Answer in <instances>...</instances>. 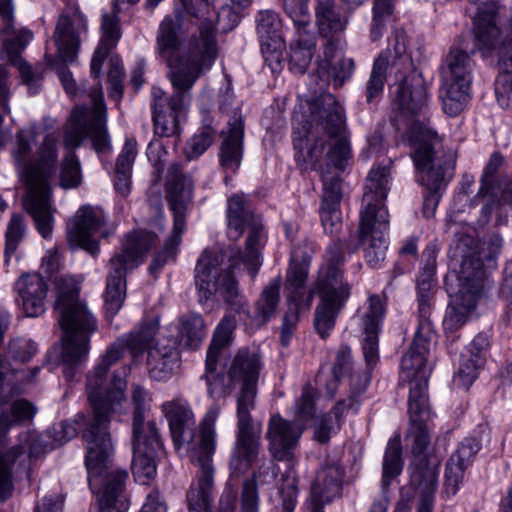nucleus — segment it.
I'll list each match as a JSON object with an SVG mask.
<instances>
[{
  "mask_svg": "<svg viewBox=\"0 0 512 512\" xmlns=\"http://www.w3.org/2000/svg\"><path fill=\"white\" fill-rule=\"evenodd\" d=\"M336 51L326 57L324 46L322 58L317 63L318 89H314L309 98L300 99L293 114V139L296 160L299 163L317 168L325 152L328 165L343 170L350 158V145L346 136L344 110L334 95L326 93L330 81L340 87L350 78L354 69L351 58L336 57ZM313 76L312 78H314Z\"/></svg>",
  "mask_w": 512,
  "mask_h": 512,
  "instance_id": "1",
  "label": "nucleus"
},
{
  "mask_svg": "<svg viewBox=\"0 0 512 512\" xmlns=\"http://www.w3.org/2000/svg\"><path fill=\"white\" fill-rule=\"evenodd\" d=\"M214 18L207 17L187 51H180V17H165L161 22L157 42L160 56L169 67V79L175 89L171 96L159 87L152 88V109L155 133L169 137L178 133L179 118L190 102V90L202 73L209 70L217 55Z\"/></svg>",
  "mask_w": 512,
  "mask_h": 512,
  "instance_id": "2",
  "label": "nucleus"
},
{
  "mask_svg": "<svg viewBox=\"0 0 512 512\" xmlns=\"http://www.w3.org/2000/svg\"><path fill=\"white\" fill-rule=\"evenodd\" d=\"M248 231L244 255L229 254V263H223V255L212 256L209 250H204L195 268V282L200 297L209 299L218 295L231 306L241 307L237 283L232 275L239 263H243L254 275L260 265L259 251L264 237L263 226L259 216H256L245 206L242 195L236 194L227 201V234L231 240H238L244 230Z\"/></svg>",
  "mask_w": 512,
  "mask_h": 512,
  "instance_id": "3",
  "label": "nucleus"
},
{
  "mask_svg": "<svg viewBox=\"0 0 512 512\" xmlns=\"http://www.w3.org/2000/svg\"><path fill=\"white\" fill-rule=\"evenodd\" d=\"M36 136L34 126L21 129L17 133L13 159L18 175L27 190L24 207L32 216L41 236L48 238L52 234L54 222L50 178L56 171L58 160L57 137L54 133H47L38 149L37 161L33 164L32 147Z\"/></svg>",
  "mask_w": 512,
  "mask_h": 512,
  "instance_id": "4",
  "label": "nucleus"
},
{
  "mask_svg": "<svg viewBox=\"0 0 512 512\" xmlns=\"http://www.w3.org/2000/svg\"><path fill=\"white\" fill-rule=\"evenodd\" d=\"M158 330V323L151 321L143 324L137 332L118 338L112 343L98 364L87 375L86 391L92 407L93 418L90 422L110 423L111 415L117 411L125 400L126 381L116 373L111 381L107 373L128 349L133 356L141 354L149 346Z\"/></svg>",
  "mask_w": 512,
  "mask_h": 512,
  "instance_id": "5",
  "label": "nucleus"
},
{
  "mask_svg": "<svg viewBox=\"0 0 512 512\" xmlns=\"http://www.w3.org/2000/svg\"><path fill=\"white\" fill-rule=\"evenodd\" d=\"M109 424L89 422L83 433L87 443L88 483L97 496L99 512H127L130 505L126 489L128 473L113 464Z\"/></svg>",
  "mask_w": 512,
  "mask_h": 512,
  "instance_id": "6",
  "label": "nucleus"
},
{
  "mask_svg": "<svg viewBox=\"0 0 512 512\" xmlns=\"http://www.w3.org/2000/svg\"><path fill=\"white\" fill-rule=\"evenodd\" d=\"M453 262L460 268L451 278H446V286L451 301L446 311L443 325L454 331L461 327L475 310L486 281V272L477 255L474 240L470 236L457 238L449 251Z\"/></svg>",
  "mask_w": 512,
  "mask_h": 512,
  "instance_id": "7",
  "label": "nucleus"
},
{
  "mask_svg": "<svg viewBox=\"0 0 512 512\" xmlns=\"http://www.w3.org/2000/svg\"><path fill=\"white\" fill-rule=\"evenodd\" d=\"M90 97L93 108L84 106L75 108L65 128L64 145L70 151L64 156L61 165L60 185L66 189L76 188L82 181L80 161L74 150L82 144L85 137L91 138L96 152L107 153L111 150L101 88L92 89Z\"/></svg>",
  "mask_w": 512,
  "mask_h": 512,
  "instance_id": "8",
  "label": "nucleus"
},
{
  "mask_svg": "<svg viewBox=\"0 0 512 512\" xmlns=\"http://www.w3.org/2000/svg\"><path fill=\"white\" fill-rule=\"evenodd\" d=\"M388 184L389 169L387 167L377 166L371 169L363 196L365 208L360 213L358 229L365 259L371 267H377L384 261L388 248L389 213L382 204L388 194Z\"/></svg>",
  "mask_w": 512,
  "mask_h": 512,
  "instance_id": "9",
  "label": "nucleus"
},
{
  "mask_svg": "<svg viewBox=\"0 0 512 512\" xmlns=\"http://www.w3.org/2000/svg\"><path fill=\"white\" fill-rule=\"evenodd\" d=\"M220 410L218 404L211 405L201 419L198 429L189 428L187 437L184 436V441L174 443L177 450L186 448L191 461L199 467L200 473L196 481L192 483L187 499L189 506L200 512L207 510L212 501L214 487L212 457L216 450L215 423Z\"/></svg>",
  "mask_w": 512,
  "mask_h": 512,
  "instance_id": "10",
  "label": "nucleus"
},
{
  "mask_svg": "<svg viewBox=\"0 0 512 512\" xmlns=\"http://www.w3.org/2000/svg\"><path fill=\"white\" fill-rule=\"evenodd\" d=\"M408 135L414 148L413 161L417 181L429 191L423 205V214L429 218L434 215L439 202L438 193L452 178L453 161H443L436 156V146L439 145L440 138L428 123L413 121Z\"/></svg>",
  "mask_w": 512,
  "mask_h": 512,
  "instance_id": "11",
  "label": "nucleus"
},
{
  "mask_svg": "<svg viewBox=\"0 0 512 512\" xmlns=\"http://www.w3.org/2000/svg\"><path fill=\"white\" fill-rule=\"evenodd\" d=\"M55 311L64 332L62 344H66V356L83 354L90 349V337L97 331V320L84 299L79 296L80 284L72 276L55 279Z\"/></svg>",
  "mask_w": 512,
  "mask_h": 512,
  "instance_id": "12",
  "label": "nucleus"
},
{
  "mask_svg": "<svg viewBox=\"0 0 512 512\" xmlns=\"http://www.w3.org/2000/svg\"><path fill=\"white\" fill-rule=\"evenodd\" d=\"M260 370L258 353L242 348L225 364L223 373L216 374V369L205 371L208 393L219 399L239 389L236 411H252L255 408Z\"/></svg>",
  "mask_w": 512,
  "mask_h": 512,
  "instance_id": "13",
  "label": "nucleus"
},
{
  "mask_svg": "<svg viewBox=\"0 0 512 512\" xmlns=\"http://www.w3.org/2000/svg\"><path fill=\"white\" fill-rule=\"evenodd\" d=\"M154 244L155 237L152 233L134 231L126 236L121 252L111 258L104 295L105 309L111 315L117 314L124 303L127 271L142 263L145 254Z\"/></svg>",
  "mask_w": 512,
  "mask_h": 512,
  "instance_id": "14",
  "label": "nucleus"
},
{
  "mask_svg": "<svg viewBox=\"0 0 512 512\" xmlns=\"http://www.w3.org/2000/svg\"><path fill=\"white\" fill-rule=\"evenodd\" d=\"M474 65L471 56L461 49L452 48L447 54L441 66L440 89V98L446 114L456 116L468 104L471 98Z\"/></svg>",
  "mask_w": 512,
  "mask_h": 512,
  "instance_id": "15",
  "label": "nucleus"
},
{
  "mask_svg": "<svg viewBox=\"0 0 512 512\" xmlns=\"http://www.w3.org/2000/svg\"><path fill=\"white\" fill-rule=\"evenodd\" d=\"M315 291L321 301L315 309L314 326L325 338L335 326V319L350 297L351 286L333 271L323 270L315 281Z\"/></svg>",
  "mask_w": 512,
  "mask_h": 512,
  "instance_id": "16",
  "label": "nucleus"
},
{
  "mask_svg": "<svg viewBox=\"0 0 512 512\" xmlns=\"http://www.w3.org/2000/svg\"><path fill=\"white\" fill-rule=\"evenodd\" d=\"M305 429L302 423L287 420L279 413L271 415L267 422L265 438L271 457L278 462L289 463L284 475L289 470L295 475L293 466L296 463V450Z\"/></svg>",
  "mask_w": 512,
  "mask_h": 512,
  "instance_id": "17",
  "label": "nucleus"
},
{
  "mask_svg": "<svg viewBox=\"0 0 512 512\" xmlns=\"http://www.w3.org/2000/svg\"><path fill=\"white\" fill-rule=\"evenodd\" d=\"M165 187L167 201L174 216L173 229L166 246L169 249L181 243L186 208L192 200L193 183L190 176L184 174L177 163H173L167 170Z\"/></svg>",
  "mask_w": 512,
  "mask_h": 512,
  "instance_id": "18",
  "label": "nucleus"
},
{
  "mask_svg": "<svg viewBox=\"0 0 512 512\" xmlns=\"http://www.w3.org/2000/svg\"><path fill=\"white\" fill-rule=\"evenodd\" d=\"M236 440L230 459V470L234 475L248 471L259 458L261 451V426H255L251 411H236Z\"/></svg>",
  "mask_w": 512,
  "mask_h": 512,
  "instance_id": "19",
  "label": "nucleus"
},
{
  "mask_svg": "<svg viewBox=\"0 0 512 512\" xmlns=\"http://www.w3.org/2000/svg\"><path fill=\"white\" fill-rule=\"evenodd\" d=\"M105 214L99 207L83 205L71 219L67 229V240L71 247L82 248L94 255L99 251L94 234L102 231Z\"/></svg>",
  "mask_w": 512,
  "mask_h": 512,
  "instance_id": "20",
  "label": "nucleus"
},
{
  "mask_svg": "<svg viewBox=\"0 0 512 512\" xmlns=\"http://www.w3.org/2000/svg\"><path fill=\"white\" fill-rule=\"evenodd\" d=\"M315 25L326 39V56L342 47V35L349 24L351 12H344L335 0H315Z\"/></svg>",
  "mask_w": 512,
  "mask_h": 512,
  "instance_id": "21",
  "label": "nucleus"
},
{
  "mask_svg": "<svg viewBox=\"0 0 512 512\" xmlns=\"http://www.w3.org/2000/svg\"><path fill=\"white\" fill-rule=\"evenodd\" d=\"M147 433H133L132 472L135 480L148 484L156 476L155 454L161 447L158 430L152 425L146 428Z\"/></svg>",
  "mask_w": 512,
  "mask_h": 512,
  "instance_id": "22",
  "label": "nucleus"
},
{
  "mask_svg": "<svg viewBox=\"0 0 512 512\" xmlns=\"http://www.w3.org/2000/svg\"><path fill=\"white\" fill-rule=\"evenodd\" d=\"M257 31L261 52L272 70L280 67L284 59L286 43L281 33V20L272 10L260 11L257 17Z\"/></svg>",
  "mask_w": 512,
  "mask_h": 512,
  "instance_id": "23",
  "label": "nucleus"
},
{
  "mask_svg": "<svg viewBox=\"0 0 512 512\" xmlns=\"http://www.w3.org/2000/svg\"><path fill=\"white\" fill-rule=\"evenodd\" d=\"M85 31L86 19L77 9H71L59 17L54 40L58 48V56L63 63L75 62L80 38Z\"/></svg>",
  "mask_w": 512,
  "mask_h": 512,
  "instance_id": "24",
  "label": "nucleus"
},
{
  "mask_svg": "<svg viewBox=\"0 0 512 512\" xmlns=\"http://www.w3.org/2000/svg\"><path fill=\"white\" fill-rule=\"evenodd\" d=\"M476 7L474 34L481 50L489 52L498 48L503 40L498 28L499 0H469Z\"/></svg>",
  "mask_w": 512,
  "mask_h": 512,
  "instance_id": "25",
  "label": "nucleus"
},
{
  "mask_svg": "<svg viewBox=\"0 0 512 512\" xmlns=\"http://www.w3.org/2000/svg\"><path fill=\"white\" fill-rule=\"evenodd\" d=\"M312 248L303 252L301 247H295L291 252L292 263L287 272L288 298L294 302L296 308L309 309L315 293V285L306 293L305 282L308 277V262L311 258Z\"/></svg>",
  "mask_w": 512,
  "mask_h": 512,
  "instance_id": "26",
  "label": "nucleus"
},
{
  "mask_svg": "<svg viewBox=\"0 0 512 512\" xmlns=\"http://www.w3.org/2000/svg\"><path fill=\"white\" fill-rule=\"evenodd\" d=\"M481 448L480 442L472 437L465 438L451 454L445 469V493L455 496L463 483L466 470L471 466Z\"/></svg>",
  "mask_w": 512,
  "mask_h": 512,
  "instance_id": "27",
  "label": "nucleus"
},
{
  "mask_svg": "<svg viewBox=\"0 0 512 512\" xmlns=\"http://www.w3.org/2000/svg\"><path fill=\"white\" fill-rule=\"evenodd\" d=\"M152 342L146 347L149 348L147 357L149 375L154 380L166 381L172 377L180 365L177 341L176 339H159L156 345L151 347Z\"/></svg>",
  "mask_w": 512,
  "mask_h": 512,
  "instance_id": "28",
  "label": "nucleus"
},
{
  "mask_svg": "<svg viewBox=\"0 0 512 512\" xmlns=\"http://www.w3.org/2000/svg\"><path fill=\"white\" fill-rule=\"evenodd\" d=\"M139 0H115L113 14L104 13L101 23V40L91 59V74L97 78L101 73V67L109 52L117 45L121 37L118 13L120 3L134 4Z\"/></svg>",
  "mask_w": 512,
  "mask_h": 512,
  "instance_id": "29",
  "label": "nucleus"
},
{
  "mask_svg": "<svg viewBox=\"0 0 512 512\" xmlns=\"http://www.w3.org/2000/svg\"><path fill=\"white\" fill-rule=\"evenodd\" d=\"M219 158L221 167L226 173H235L241 165L243 157L244 123L242 116L235 113L228 123L227 131H223Z\"/></svg>",
  "mask_w": 512,
  "mask_h": 512,
  "instance_id": "30",
  "label": "nucleus"
},
{
  "mask_svg": "<svg viewBox=\"0 0 512 512\" xmlns=\"http://www.w3.org/2000/svg\"><path fill=\"white\" fill-rule=\"evenodd\" d=\"M429 349V337L417 330L410 349L401 360L400 378L402 381L412 383L417 380H428L430 368L427 366L425 355Z\"/></svg>",
  "mask_w": 512,
  "mask_h": 512,
  "instance_id": "31",
  "label": "nucleus"
},
{
  "mask_svg": "<svg viewBox=\"0 0 512 512\" xmlns=\"http://www.w3.org/2000/svg\"><path fill=\"white\" fill-rule=\"evenodd\" d=\"M15 289L22 302L23 310L28 317H38L45 312L47 285L37 274H24L15 284Z\"/></svg>",
  "mask_w": 512,
  "mask_h": 512,
  "instance_id": "32",
  "label": "nucleus"
},
{
  "mask_svg": "<svg viewBox=\"0 0 512 512\" xmlns=\"http://www.w3.org/2000/svg\"><path fill=\"white\" fill-rule=\"evenodd\" d=\"M161 412L168 422L173 443L184 441L188 429L194 427L195 416L187 399L177 396L161 404Z\"/></svg>",
  "mask_w": 512,
  "mask_h": 512,
  "instance_id": "33",
  "label": "nucleus"
},
{
  "mask_svg": "<svg viewBox=\"0 0 512 512\" xmlns=\"http://www.w3.org/2000/svg\"><path fill=\"white\" fill-rule=\"evenodd\" d=\"M488 340L483 335H477L461 355V362L457 374L454 376L455 384L469 388L478 377V371L485 363V350Z\"/></svg>",
  "mask_w": 512,
  "mask_h": 512,
  "instance_id": "34",
  "label": "nucleus"
},
{
  "mask_svg": "<svg viewBox=\"0 0 512 512\" xmlns=\"http://www.w3.org/2000/svg\"><path fill=\"white\" fill-rule=\"evenodd\" d=\"M343 473L338 465L322 467L312 484L311 493L313 500L319 504L332 501L340 495Z\"/></svg>",
  "mask_w": 512,
  "mask_h": 512,
  "instance_id": "35",
  "label": "nucleus"
},
{
  "mask_svg": "<svg viewBox=\"0 0 512 512\" xmlns=\"http://www.w3.org/2000/svg\"><path fill=\"white\" fill-rule=\"evenodd\" d=\"M316 36L311 30H299L290 47V69L303 74L310 65L316 49Z\"/></svg>",
  "mask_w": 512,
  "mask_h": 512,
  "instance_id": "36",
  "label": "nucleus"
},
{
  "mask_svg": "<svg viewBox=\"0 0 512 512\" xmlns=\"http://www.w3.org/2000/svg\"><path fill=\"white\" fill-rule=\"evenodd\" d=\"M503 163V158L499 153H493L483 171L481 177V186L476 195V199H481L483 206L481 209L480 222L485 224L491 216V203H494L496 196V187L492 183L494 174L498 171Z\"/></svg>",
  "mask_w": 512,
  "mask_h": 512,
  "instance_id": "37",
  "label": "nucleus"
},
{
  "mask_svg": "<svg viewBox=\"0 0 512 512\" xmlns=\"http://www.w3.org/2000/svg\"><path fill=\"white\" fill-rule=\"evenodd\" d=\"M422 462L421 460L411 476L412 481L425 493L420 501L417 512H432V495L436 489L439 472L436 464H423Z\"/></svg>",
  "mask_w": 512,
  "mask_h": 512,
  "instance_id": "38",
  "label": "nucleus"
},
{
  "mask_svg": "<svg viewBox=\"0 0 512 512\" xmlns=\"http://www.w3.org/2000/svg\"><path fill=\"white\" fill-rule=\"evenodd\" d=\"M206 335L204 320L197 313H187L179 320L178 340L185 348L197 349Z\"/></svg>",
  "mask_w": 512,
  "mask_h": 512,
  "instance_id": "39",
  "label": "nucleus"
},
{
  "mask_svg": "<svg viewBox=\"0 0 512 512\" xmlns=\"http://www.w3.org/2000/svg\"><path fill=\"white\" fill-rule=\"evenodd\" d=\"M396 100L402 111L416 114L422 110L427 101V92L422 81L418 79L415 85H410L405 77L398 88Z\"/></svg>",
  "mask_w": 512,
  "mask_h": 512,
  "instance_id": "40",
  "label": "nucleus"
},
{
  "mask_svg": "<svg viewBox=\"0 0 512 512\" xmlns=\"http://www.w3.org/2000/svg\"><path fill=\"white\" fill-rule=\"evenodd\" d=\"M234 329L235 320L229 316L224 317L216 327L206 356L208 372L216 369L220 351L231 343Z\"/></svg>",
  "mask_w": 512,
  "mask_h": 512,
  "instance_id": "41",
  "label": "nucleus"
},
{
  "mask_svg": "<svg viewBox=\"0 0 512 512\" xmlns=\"http://www.w3.org/2000/svg\"><path fill=\"white\" fill-rule=\"evenodd\" d=\"M9 9L11 11V22L10 26L7 27V24L3 20L2 16L0 19L2 21V26L0 28L1 36H2V44L3 49L7 53V56L10 61H15L20 52L24 49L27 43H29L33 37L31 31L22 29L19 32H16L13 28V9L11 7V0H9Z\"/></svg>",
  "mask_w": 512,
  "mask_h": 512,
  "instance_id": "42",
  "label": "nucleus"
},
{
  "mask_svg": "<svg viewBox=\"0 0 512 512\" xmlns=\"http://www.w3.org/2000/svg\"><path fill=\"white\" fill-rule=\"evenodd\" d=\"M428 380L409 383L408 412L410 421H428L430 408L427 395Z\"/></svg>",
  "mask_w": 512,
  "mask_h": 512,
  "instance_id": "43",
  "label": "nucleus"
},
{
  "mask_svg": "<svg viewBox=\"0 0 512 512\" xmlns=\"http://www.w3.org/2000/svg\"><path fill=\"white\" fill-rule=\"evenodd\" d=\"M131 397L135 405L133 433H147L146 428L150 425H152L154 429H157L155 422L146 421V414L150 409V403L152 401L149 391L138 384H133L131 387Z\"/></svg>",
  "mask_w": 512,
  "mask_h": 512,
  "instance_id": "44",
  "label": "nucleus"
},
{
  "mask_svg": "<svg viewBox=\"0 0 512 512\" xmlns=\"http://www.w3.org/2000/svg\"><path fill=\"white\" fill-rule=\"evenodd\" d=\"M280 277L274 278L263 289L259 300L256 303V321L264 324L275 314L280 300Z\"/></svg>",
  "mask_w": 512,
  "mask_h": 512,
  "instance_id": "45",
  "label": "nucleus"
},
{
  "mask_svg": "<svg viewBox=\"0 0 512 512\" xmlns=\"http://www.w3.org/2000/svg\"><path fill=\"white\" fill-rule=\"evenodd\" d=\"M385 316V305L378 295H370L358 310L363 332H379Z\"/></svg>",
  "mask_w": 512,
  "mask_h": 512,
  "instance_id": "46",
  "label": "nucleus"
},
{
  "mask_svg": "<svg viewBox=\"0 0 512 512\" xmlns=\"http://www.w3.org/2000/svg\"><path fill=\"white\" fill-rule=\"evenodd\" d=\"M501 72L495 82V94L503 108L512 106V55L505 53L499 60Z\"/></svg>",
  "mask_w": 512,
  "mask_h": 512,
  "instance_id": "47",
  "label": "nucleus"
},
{
  "mask_svg": "<svg viewBox=\"0 0 512 512\" xmlns=\"http://www.w3.org/2000/svg\"><path fill=\"white\" fill-rule=\"evenodd\" d=\"M394 0H373L372 20L370 24V39L379 40L393 17Z\"/></svg>",
  "mask_w": 512,
  "mask_h": 512,
  "instance_id": "48",
  "label": "nucleus"
},
{
  "mask_svg": "<svg viewBox=\"0 0 512 512\" xmlns=\"http://www.w3.org/2000/svg\"><path fill=\"white\" fill-rule=\"evenodd\" d=\"M388 53H390L389 50L381 52L374 61L371 75L366 87V98L368 102H371L375 98L379 97L383 91L386 74L389 67Z\"/></svg>",
  "mask_w": 512,
  "mask_h": 512,
  "instance_id": "49",
  "label": "nucleus"
},
{
  "mask_svg": "<svg viewBox=\"0 0 512 512\" xmlns=\"http://www.w3.org/2000/svg\"><path fill=\"white\" fill-rule=\"evenodd\" d=\"M348 407L346 401L338 402L331 411L325 415L314 428V437L319 443H327L331 434L335 433L341 425L342 414Z\"/></svg>",
  "mask_w": 512,
  "mask_h": 512,
  "instance_id": "50",
  "label": "nucleus"
},
{
  "mask_svg": "<svg viewBox=\"0 0 512 512\" xmlns=\"http://www.w3.org/2000/svg\"><path fill=\"white\" fill-rule=\"evenodd\" d=\"M400 439L394 438L388 442L383 458V484L388 486L402 471Z\"/></svg>",
  "mask_w": 512,
  "mask_h": 512,
  "instance_id": "51",
  "label": "nucleus"
},
{
  "mask_svg": "<svg viewBox=\"0 0 512 512\" xmlns=\"http://www.w3.org/2000/svg\"><path fill=\"white\" fill-rule=\"evenodd\" d=\"M283 8L285 13L292 20L296 32L299 30H310L311 15L309 0H283Z\"/></svg>",
  "mask_w": 512,
  "mask_h": 512,
  "instance_id": "52",
  "label": "nucleus"
},
{
  "mask_svg": "<svg viewBox=\"0 0 512 512\" xmlns=\"http://www.w3.org/2000/svg\"><path fill=\"white\" fill-rule=\"evenodd\" d=\"M388 53L389 59L392 57V50L394 58L391 63L392 68H397V73L402 74L403 70L410 68L411 59L406 55V36L401 31H394L392 38L389 40V47L385 51Z\"/></svg>",
  "mask_w": 512,
  "mask_h": 512,
  "instance_id": "53",
  "label": "nucleus"
},
{
  "mask_svg": "<svg viewBox=\"0 0 512 512\" xmlns=\"http://www.w3.org/2000/svg\"><path fill=\"white\" fill-rule=\"evenodd\" d=\"M316 396L317 392L311 385L303 387L294 406V421L306 426V423L314 416Z\"/></svg>",
  "mask_w": 512,
  "mask_h": 512,
  "instance_id": "54",
  "label": "nucleus"
},
{
  "mask_svg": "<svg viewBox=\"0 0 512 512\" xmlns=\"http://www.w3.org/2000/svg\"><path fill=\"white\" fill-rule=\"evenodd\" d=\"M215 130L210 124H205L187 143L185 154L188 159L199 157L212 144Z\"/></svg>",
  "mask_w": 512,
  "mask_h": 512,
  "instance_id": "55",
  "label": "nucleus"
},
{
  "mask_svg": "<svg viewBox=\"0 0 512 512\" xmlns=\"http://www.w3.org/2000/svg\"><path fill=\"white\" fill-rule=\"evenodd\" d=\"M323 181V196L321 204L340 205L342 184L338 173L330 175L328 169L320 168Z\"/></svg>",
  "mask_w": 512,
  "mask_h": 512,
  "instance_id": "56",
  "label": "nucleus"
},
{
  "mask_svg": "<svg viewBox=\"0 0 512 512\" xmlns=\"http://www.w3.org/2000/svg\"><path fill=\"white\" fill-rule=\"evenodd\" d=\"M280 495L282 500L281 512H293L297 503L298 479L296 475L292 474V470L282 476Z\"/></svg>",
  "mask_w": 512,
  "mask_h": 512,
  "instance_id": "57",
  "label": "nucleus"
},
{
  "mask_svg": "<svg viewBox=\"0 0 512 512\" xmlns=\"http://www.w3.org/2000/svg\"><path fill=\"white\" fill-rule=\"evenodd\" d=\"M25 231L23 216L13 214L6 230L5 255L10 257L15 253L22 241Z\"/></svg>",
  "mask_w": 512,
  "mask_h": 512,
  "instance_id": "58",
  "label": "nucleus"
},
{
  "mask_svg": "<svg viewBox=\"0 0 512 512\" xmlns=\"http://www.w3.org/2000/svg\"><path fill=\"white\" fill-rule=\"evenodd\" d=\"M426 422L427 421H410L407 440L411 442V450L415 456H421L430 443Z\"/></svg>",
  "mask_w": 512,
  "mask_h": 512,
  "instance_id": "59",
  "label": "nucleus"
},
{
  "mask_svg": "<svg viewBox=\"0 0 512 512\" xmlns=\"http://www.w3.org/2000/svg\"><path fill=\"white\" fill-rule=\"evenodd\" d=\"M274 459L262 456L258 458L253 465L256 466L253 472V479L245 483H253L256 487L258 484L272 483L277 475L278 467L274 463Z\"/></svg>",
  "mask_w": 512,
  "mask_h": 512,
  "instance_id": "60",
  "label": "nucleus"
},
{
  "mask_svg": "<svg viewBox=\"0 0 512 512\" xmlns=\"http://www.w3.org/2000/svg\"><path fill=\"white\" fill-rule=\"evenodd\" d=\"M37 353L35 343L26 338H15L9 342L8 355L19 363H26Z\"/></svg>",
  "mask_w": 512,
  "mask_h": 512,
  "instance_id": "61",
  "label": "nucleus"
},
{
  "mask_svg": "<svg viewBox=\"0 0 512 512\" xmlns=\"http://www.w3.org/2000/svg\"><path fill=\"white\" fill-rule=\"evenodd\" d=\"M340 205L321 204L320 217L322 226L326 233L334 235L342 226Z\"/></svg>",
  "mask_w": 512,
  "mask_h": 512,
  "instance_id": "62",
  "label": "nucleus"
},
{
  "mask_svg": "<svg viewBox=\"0 0 512 512\" xmlns=\"http://www.w3.org/2000/svg\"><path fill=\"white\" fill-rule=\"evenodd\" d=\"M344 263L343 244L340 240L334 241L327 249L326 263L320 268L318 276L323 270L334 272L337 276L344 280L339 266Z\"/></svg>",
  "mask_w": 512,
  "mask_h": 512,
  "instance_id": "63",
  "label": "nucleus"
},
{
  "mask_svg": "<svg viewBox=\"0 0 512 512\" xmlns=\"http://www.w3.org/2000/svg\"><path fill=\"white\" fill-rule=\"evenodd\" d=\"M77 352L78 351H75V353H72L70 357H67L66 344H62L61 361L64 366L63 375L68 382L74 380L80 365L87 359L89 349H86L83 354H79Z\"/></svg>",
  "mask_w": 512,
  "mask_h": 512,
  "instance_id": "64",
  "label": "nucleus"
}]
</instances>
